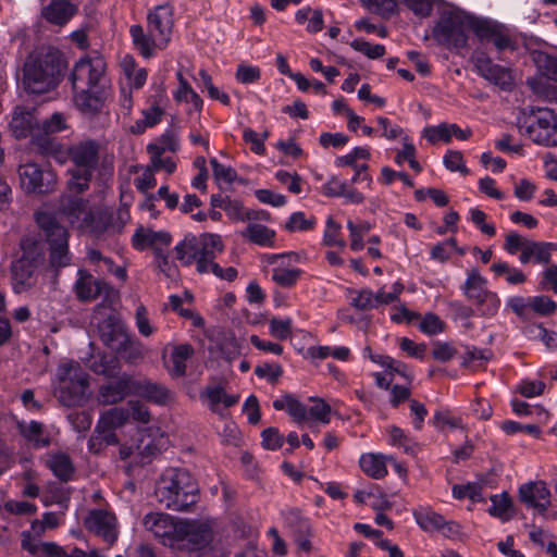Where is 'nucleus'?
<instances>
[{
    "label": "nucleus",
    "instance_id": "nucleus-1",
    "mask_svg": "<svg viewBox=\"0 0 557 557\" xmlns=\"http://www.w3.org/2000/svg\"><path fill=\"white\" fill-rule=\"evenodd\" d=\"M154 495L165 509L188 511L198 502L199 486L187 469L170 468L157 481Z\"/></svg>",
    "mask_w": 557,
    "mask_h": 557
},
{
    "label": "nucleus",
    "instance_id": "nucleus-2",
    "mask_svg": "<svg viewBox=\"0 0 557 557\" xmlns=\"http://www.w3.org/2000/svg\"><path fill=\"white\" fill-rule=\"evenodd\" d=\"M66 69L62 53L50 49L46 53L29 57L23 67V85L30 94H45L54 89Z\"/></svg>",
    "mask_w": 557,
    "mask_h": 557
},
{
    "label": "nucleus",
    "instance_id": "nucleus-3",
    "mask_svg": "<svg viewBox=\"0 0 557 557\" xmlns=\"http://www.w3.org/2000/svg\"><path fill=\"white\" fill-rule=\"evenodd\" d=\"M469 13L456 8H445L432 28V37L438 46L460 52L468 47Z\"/></svg>",
    "mask_w": 557,
    "mask_h": 557
},
{
    "label": "nucleus",
    "instance_id": "nucleus-4",
    "mask_svg": "<svg viewBox=\"0 0 557 557\" xmlns=\"http://www.w3.org/2000/svg\"><path fill=\"white\" fill-rule=\"evenodd\" d=\"M100 144L94 139L81 140L69 148V157L74 168L67 185L72 191L81 194L88 189L99 163Z\"/></svg>",
    "mask_w": 557,
    "mask_h": 557
},
{
    "label": "nucleus",
    "instance_id": "nucleus-5",
    "mask_svg": "<svg viewBox=\"0 0 557 557\" xmlns=\"http://www.w3.org/2000/svg\"><path fill=\"white\" fill-rule=\"evenodd\" d=\"M57 379L54 395L61 405L70 408L85 404L88 398V374L78 362L71 361L59 366Z\"/></svg>",
    "mask_w": 557,
    "mask_h": 557
},
{
    "label": "nucleus",
    "instance_id": "nucleus-6",
    "mask_svg": "<svg viewBox=\"0 0 557 557\" xmlns=\"http://www.w3.org/2000/svg\"><path fill=\"white\" fill-rule=\"evenodd\" d=\"M45 246H21V255L12 263V284L15 293H23L33 286L34 271L45 265Z\"/></svg>",
    "mask_w": 557,
    "mask_h": 557
},
{
    "label": "nucleus",
    "instance_id": "nucleus-7",
    "mask_svg": "<svg viewBox=\"0 0 557 557\" xmlns=\"http://www.w3.org/2000/svg\"><path fill=\"white\" fill-rule=\"evenodd\" d=\"M107 63L100 55L79 59L70 75L72 89L110 87Z\"/></svg>",
    "mask_w": 557,
    "mask_h": 557
},
{
    "label": "nucleus",
    "instance_id": "nucleus-8",
    "mask_svg": "<svg viewBox=\"0 0 557 557\" xmlns=\"http://www.w3.org/2000/svg\"><path fill=\"white\" fill-rule=\"evenodd\" d=\"M519 128L521 134L537 145L557 146V114L550 109L539 108Z\"/></svg>",
    "mask_w": 557,
    "mask_h": 557
},
{
    "label": "nucleus",
    "instance_id": "nucleus-9",
    "mask_svg": "<svg viewBox=\"0 0 557 557\" xmlns=\"http://www.w3.org/2000/svg\"><path fill=\"white\" fill-rule=\"evenodd\" d=\"M17 172L21 188L28 195H48L57 189L58 177L49 164L29 162L21 164Z\"/></svg>",
    "mask_w": 557,
    "mask_h": 557
},
{
    "label": "nucleus",
    "instance_id": "nucleus-10",
    "mask_svg": "<svg viewBox=\"0 0 557 557\" xmlns=\"http://www.w3.org/2000/svg\"><path fill=\"white\" fill-rule=\"evenodd\" d=\"M128 218L127 211H119L116 214L111 211L88 212L85 213L84 223L96 239H101L103 235L121 233Z\"/></svg>",
    "mask_w": 557,
    "mask_h": 557
},
{
    "label": "nucleus",
    "instance_id": "nucleus-11",
    "mask_svg": "<svg viewBox=\"0 0 557 557\" xmlns=\"http://www.w3.org/2000/svg\"><path fill=\"white\" fill-rule=\"evenodd\" d=\"M212 540V531L209 524L196 520H180L177 542L175 549H199Z\"/></svg>",
    "mask_w": 557,
    "mask_h": 557
},
{
    "label": "nucleus",
    "instance_id": "nucleus-12",
    "mask_svg": "<svg viewBox=\"0 0 557 557\" xmlns=\"http://www.w3.org/2000/svg\"><path fill=\"white\" fill-rule=\"evenodd\" d=\"M180 520L164 512H149L143 519L145 529L153 534V536L164 546L175 549L177 542V533Z\"/></svg>",
    "mask_w": 557,
    "mask_h": 557
},
{
    "label": "nucleus",
    "instance_id": "nucleus-13",
    "mask_svg": "<svg viewBox=\"0 0 557 557\" xmlns=\"http://www.w3.org/2000/svg\"><path fill=\"white\" fill-rule=\"evenodd\" d=\"M174 25L173 8L170 4L157 5L147 16V28L157 37L159 50L168 47Z\"/></svg>",
    "mask_w": 557,
    "mask_h": 557
},
{
    "label": "nucleus",
    "instance_id": "nucleus-14",
    "mask_svg": "<svg viewBox=\"0 0 557 557\" xmlns=\"http://www.w3.org/2000/svg\"><path fill=\"white\" fill-rule=\"evenodd\" d=\"M84 524L87 530L101 537L109 547L117 541V520L114 513L103 509H94L85 518Z\"/></svg>",
    "mask_w": 557,
    "mask_h": 557
},
{
    "label": "nucleus",
    "instance_id": "nucleus-15",
    "mask_svg": "<svg viewBox=\"0 0 557 557\" xmlns=\"http://www.w3.org/2000/svg\"><path fill=\"white\" fill-rule=\"evenodd\" d=\"M110 87L73 89V99L76 108L85 115L99 114L109 96Z\"/></svg>",
    "mask_w": 557,
    "mask_h": 557
},
{
    "label": "nucleus",
    "instance_id": "nucleus-16",
    "mask_svg": "<svg viewBox=\"0 0 557 557\" xmlns=\"http://www.w3.org/2000/svg\"><path fill=\"white\" fill-rule=\"evenodd\" d=\"M214 248L222 250V246H210V249L208 246H175L177 259L184 265L196 263L200 273L209 272V263L215 258Z\"/></svg>",
    "mask_w": 557,
    "mask_h": 557
},
{
    "label": "nucleus",
    "instance_id": "nucleus-17",
    "mask_svg": "<svg viewBox=\"0 0 557 557\" xmlns=\"http://www.w3.org/2000/svg\"><path fill=\"white\" fill-rule=\"evenodd\" d=\"M519 498L541 515H544L550 506V491L544 481L522 484L519 487Z\"/></svg>",
    "mask_w": 557,
    "mask_h": 557
},
{
    "label": "nucleus",
    "instance_id": "nucleus-18",
    "mask_svg": "<svg viewBox=\"0 0 557 557\" xmlns=\"http://www.w3.org/2000/svg\"><path fill=\"white\" fill-rule=\"evenodd\" d=\"M128 395H134V379L123 374L99 388L98 401L102 405H115Z\"/></svg>",
    "mask_w": 557,
    "mask_h": 557
},
{
    "label": "nucleus",
    "instance_id": "nucleus-19",
    "mask_svg": "<svg viewBox=\"0 0 557 557\" xmlns=\"http://www.w3.org/2000/svg\"><path fill=\"white\" fill-rule=\"evenodd\" d=\"M475 67L478 73L488 82L499 86L505 90L511 87L512 76L510 70L508 67L495 64L487 55H478L475 58Z\"/></svg>",
    "mask_w": 557,
    "mask_h": 557
},
{
    "label": "nucleus",
    "instance_id": "nucleus-20",
    "mask_svg": "<svg viewBox=\"0 0 557 557\" xmlns=\"http://www.w3.org/2000/svg\"><path fill=\"white\" fill-rule=\"evenodd\" d=\"M77 275L74 292L77 299L82 302L92 301L101 294L108 293L110 288L104 281L94 277L85 270H79Z\"/></svg>",
    "mask_w": 557,
    "mask_h": 557
},
{
    "label": "nucleus",
    "instance_id": "nucleus-21",
    "mask_svg": "<svg viewBox=\"0 0 557 557\" xmlns=\"http://www.w3.org/2000/svg\"><path fill=\"white\" fill-rule=\"evenodd\" d=\"M129 419V410L123 407L111 408L101 413L97 424L96 432L104 433L109 443H117V436L114 430L123 426Z\"/></svg>",
    "mask_w": 557,
    "mask_h": 557
},
{
    "label": "nucleus",
    "instance_id": "nucleus-22",
    "mask_svg": "<svg viewBox=\"0 0 557 557\" xmlns=\"http://www.w3.org/2000/svg\"><path fill=\"white\" fill-rule=\"evenodd\" d=\"M36 128L39 129L36 110L33 108L16 107L10 122V129L13 136L17 139L26 138L33 135Z\"/></svg>",
    "mask_w": 557,
    "mask_h": 557
},
{
    "label": "nucleus",
    "instance_id": "nucleus-23",
    "mask_svg": "<svg viewBox=\"0 0 557 557\" xmlns=\"http://www.w3.org/2000/svg\"><path fill=\"white\" fill-rule=\"evenodd\" d=\"M134 395L162 406L168 405L174 398L173 393L165 385L150 380H134Z\"/></svg>",
    "mask_w": 557,
    "mask_h": 557
},
{
    "label": "nucleus",
    "instance_id": "nucleus-24",
    "mask_svg": "<svg viewBox=\"0 0 557 557\" xmlns=\"http://www.w3.org/2000/svg\"><path fill=\"white\" fill-rule=\"evenodd\" d=\"M35 220L44 233L47 244H67L69 232L54 215L47 212H37Z\"/></svg>",
    "mask_w": 557,
    "mask_h": 557
},
{
    "label": "nucleus",
    "instance_id": "nucleus-25",
    "mask_svg": "<svg viewBox=\"0 0 557 557\" xmlns=\"http://www.w3.org/2000/svg\"><path fill=\"white\" fill-rule=\"evenodd\" d=\"M100 337L106 346L113 349L125 341L128 332L125 324L116 314L108 315L99 325Z\"/></svg>",
    "mask_w": 557,
    "mask_h": 557
},
{
    "label": "nucleus",
    "instance_id": "nucleus-26",
    "mask_svg": "<svg viewBox=\"0 0 557 557\" xmlns=\"http://www.w3.org/2000/svg\"><path fill=\"white\" fill-rule=\"evenodd\" d=\"M200 399L208 403L209 409L213 413L223 417L224 413L220 405L223 404L225 408H230L238 403L239 396L226 394L220 385H208L200 392Z\"/></svg>",
    "mask_w": 557,
    "mask_h": 557
},
{
    "label": "nucleus",
    "instance_id": "nucleus-27",
    "mask_svg": "<svg viewBox=\"0 0 557 557\" xmlns=\"http://www.w3.org/2000/svg\"><path fill=\"white\" fill-rule=\"evenodd\" d=\"M76 7L69 0H52L42 8L41 15L50 24L63 26L76 13Z\"/></svg>",
    "mask_w": 557,
    "mask_h": 557
},
{
    "label": "nucleus",
    "instance_id": "nucleus-28",
    "mask_svg": "<svg viewBox=\"0 0 557 557\" xmlns=\"http://www.w3.org/2000/svg\"><path fill=\"white\" fill-rule=\"evenodd\" d=\"M46 466L62 482L70 481L75 473V466L66 453L49 454Z\"/></svg>",
    "mask_w": 557,
    "mask_h": 557
},
{
    "label": "nucleus",
    "instance_id": "nucleus-29",
    "mask_svg": "<svg viewBox=\"0 0 557 557\" xmlns=\"http://www.w3.org/2000/svg\"><path fill=\"white\" fill-rule=\"evenodd\" d=\"M129 35L135 48L146 59L154 55L156 50L159 49L157 37L152 36L150 32L145 33L141 25H132L129 28Z\"/></svg>",
    "mask_w": 557,
    "mask_h": 557
},
{
    "label": "nucleus",
    "instance_id": "nucleus-30",
    "mask_svg": "<svg viewBox=\"0 0 557 557\" xmlns=\"http://www.w3.org/2000/svg\"><path fill=\"white\" fill-rule=\"evenodd\" d=\"M20 433L35 448L48 447L51 443L49 435L45 434L42 423L38 421H30L29 423H18Z\"/></svg>",
    "mask_w": 557,
    "mask_h": 557
},
{
    "label": "nucleus",
    "instance_id": "nucleus-31",
    "mask_svg": "<svg viewBox=\"0 0 557 557\" xmlns=\"http://www.w3.org/2000/svg\"><path fill=\"white\" fill-rule=\"evenodd\" d=\"M285 528L292 533L293 537L298 535L311 534V525L298 509H288L283 512Z\"/></svg>",
    "mask_w": 557,
    "mask_h": 557
},
{
    "label": "nucleus",
    "instance_id": "nucleus-32",
    "mask_svg": "<svg viewBox=\"0 0 557 557\" xmlns=\"http://www.w3.org/2000/svg\"><path fill=\"white\" fill-rule=\"evenodd\" d=\"M500 26L502 24L492 20L469 14V30H472L481 42L491 41Z\"/></svg>",
    "mask_w": 557,
    "mask_h": 557
},
{
    "label": "nucleus",
    "instance_id": "nucleus-33",
    "mask_svg": "<svg viewBox=\"0 0 557 557\" xmlns=\"http://www.w3.org/2000/svg\"><path fill=\"white\" fill-rule=\"evenodd\" d=\"M88 367L96 374L113 377L119 371V360L111 355L98 354L91 357Z\"/></svg>",
    "mask_w": 557,
    "mask_h": 557
},
{
    "label": "nucleus",
    "instance_id": "nucleus-34",
    "mask_svg": "<svg viewBox=\"0 0 557 557\" xmlns=\"http://www.w3.org/2000/svg\"><path fill=\"white\" fill-rule=\"evenodd\" d=\"M113 350H115L123 359L128 362H135L144 358L143 344L131 334L126 336L125 341L115 346Z\"/></svg>",
    "mask_w": 557,
    "mask_h": 557
},
{
    "label": "nucleus",
    "instance_id": "nucleus-35",
    "mask_svg": "<svg viewBox=\"0 0 557 557\" xmlns=\"http://www.w3.org/2000/svg\"><path fill=\"white\" fill-rule=\"evenodd\" d=\"M359 463L362 471L373 479L379 480L387 474L385 462L380 455L364 454L360 457Z\"/></svg>",
    "mask_w": 557,
    "mask_h": 557
},
{
    "label": "nucleus",
    "instance_id": "nucleus-36",
    "mask_svg": "<svg viewBox=\"0 0 557 557\" xmlns=\"http://www.w3.org/2000/svg\"><path fill=\"white\" fill-rule=\"evenodd\" d=\"M486 281L476 272L469 274L462 289L474 304L480 302L490 290L485 288Z\"/></svg>",
    "mask_w": 557,
    "mask_h": 557
},
{
    "label": "nucleus",
    "instance_id": "nucleus-37",
    "mask_svg": "<svg viewBox=\"0 0 557 557\" xmlns=\"http://www.w3.org/2000/svg\"><path fill=\"white\" fill-rule=\"evenodd\" d=\"M172 236L165 231H152L139 226L132 237V244H170Z\"/></svg>",
    "mask_w": 557,
    "mask_h": 557
},
{
    "label": "nucleus",
    "instance_id": "nucleus-38",
    "mask_svg": "<svg viewBox=\"0 0 557 557\" xmlns=\"http://www.w3.org/2000/svg\"><path fill=\"white\" fill-rule=\"evenodd\" d=\"M523 249L519 256L522 263L534 262L539 264L548 263L550 258V248L557 251V246H522Z\"/></svg>",
    "mask_w": 557,
    "mask_h": 557
},
{
    "label": "nucleus",
    "instance_id": "nucleus-39",
    "mask_svg": "<svg viewBox=\"0 0 557 557\" xmlns=\"http://www.w3.org/2000/svg\"><path fill=\"white\" fill-rule=\"evenodd\" d=\"M361 3L368 11L384 20L391 18L398 12L397 0H361Z\"/></svg>",
    "mask_w": 557,
    "mask_h": 557
},
{
    "label": "nucleus",
    "instance_id": "nucleus-40",
    "mask_svg": "<svg viewBox=\"0 0 557 557\" xmlns=\"http://www.w3.org/2000/svg\"><path fill=\"white\" fill-rule=\"evenodd\" d=\"M243 235L252 244H272L275 232L265 225L250 223L243 232Z\"/></svg>",
    "mask_w": 557,
    "mask_h": 557
},
{
    "label": "nucleus",
    "instance_id": "nucleus-41",
    "mask_svg": "<svg viewBox=\"0 0 557 557\" xmlns=\"http://www.w3.org/2000/svg\"><path fill=\"white\" fill-rule=\"evenodd\" d=\"M30 145L41 156L55 154L60 150L59 144L48 133L34 135Z\"/></svg>",
    "mask_w": 557,
    "mask_h": 557
},
{
    "label": "nucleus",
    "instance_id": "nucleus-42",
    "mask_svg": "<svg viewBox=\"0 0 557 557\" xmlns=\"http://www.w3.org/2000/svg\"><path fill=\"white\" fill-rule=\"evenodd\" d=\"M414 518L424 531H440L441 527H443L444 517L430 509L416 511Z\"/></svg>",
    "mask_w": 557,
    "mask_h": 557
},
{
    "label": "nucleus",
    "instance_id": "nucleus-43",
    "mask_svg": "<svg viewBox=\"0 0 557 557\" xmlns=\"http://www.w3.org/2000/svg\"><path fill=\"white\" fill-rule=\"evenodd\" d=\"M71 257L69 246H49V260L45 262L47 269L58 271L70 264Z\"/></svg>",
    "mask_w": 557,
    "mask_h": 557
},
{
    "label": "nucleus",
    "instance_id": "nucleus-44",
    "mask_svg": "<svg viewBox=\"0 0 557 557\" xmlns=\"http://www.w3.org/2000/svg\"><path fill=\"white\" fill-rule=\"evenodd\" d=\"M308 421L310 428H313L314 422L327 424L331 420V406L322 399L314 400V404L307 409Z\"/></svg>",
    "mask_w": 557,
    "mask_h": 557
},
{
    "label": "nucleus",
    "instance_id": "nucleus-45",
    "mask_svg": "<svg viewBox=\"0 0 557 557\" xmlns=\"http://www.w3.org/2000/svg\"><path fill=\"white\" fill-rule=\"evenodd\" d=\"M301 275V270L299 269H285L284 265H281L273 270L272 278L273 281L285 288L293 287Z\"/></svg>",
    "mask_w": 557,
    "mask_h": 557
},
{
    "label": "nucleus",
    "instance_id": "nucleus-46",
    "mask_svg": "<svg viewBox=\"0 0 557 557\" xmlns=\"http://www.w3.org/2000/svg\"><path fill=\"white\" fill-rule=\"evenodd\" d=\"M453 495L457 499H462L468 497L472 502H481L484 500L482 495V486L478 483H468V484H456L453 486Z\"/></svg>",
    "mask_w": 557,
    "mask_h": 557
},
{
    "label": "nucleus",
    "instance_id": "nucleus-47",
    "mask_svg": "<svg viewBox=\"0 0 557 557\" xmlns=\"http://www.w3.org/2000/svg\"><path fill=\"white\" fill-rule=\"evenodd\" d=\"M143 113L144 120L136 122V124L133 126L134 133H143L146 127H152L157 125L161 121L163 110L159 106L154 104L145 110Z\"/></svg>",
    "mask_w": 557,
    "mask_h": 557
},
{
    "label": "nucleus",
    "instance_id": "nucleus-48",
    "mask_svg": "<svg viewBox=\"0 0 557 557\" xmlns=\"http://www.w3.org/2000/svg\"><path fill=\"white\" fill-rule=\"evenodd\" d=\"M496 51L500 54L505 51H513L517 48L516 40L509 35L508 29L502 25L493 35L491 41Z\"/></svg>",
    "mask_w": 557,
    "mask_h": 557
},
{
    "label": "nucleus",
    "instance_id": "nucleus-49",
    "mask_svg": "<svg viewBox=\"0 0 557 557\" xmlns=\"http://www.w3.org/2000/svg\"><path fill=\"white\" fill-rule=\"evenodd\" d=\"M423 137L433 145L438 141L449 143L451 140L449 124L441 123L437 126H426L423 129Z\"/></svg>",
    "mask_w": 557,
    "mask_h": 557
},
{
    "label": "nucleus",
    "instance_id": "nucleus-50",
    "mask_svg": "<svg viewBox=\"0 0 557 557\" xmlns=\"http://www.w3.org/2000/svg\"><path fill=\"white\" fill-rule=\"evenodd\" d=\"M350 47L367 55L369 59H379L385 54V47L380 44H371L363 39H354L350 42Z\"/></svg>",
    "mask_w": 557,
    "mask_h": 557
},
{
    "label": "nucleus",
    "instance_id": "nucleus-51",
    "mask_svg": "<svg viewBox=\"0 0 557 557\" xmlns=\"http://www.w3.org/2000/svg\"><path fill=\"white\" fill-rule=\"evenodd\" d=\"M491 500L492 506L490 507L488 512L492 516L498 517L503 520H509L510 516L507 512L511 507V502L507 494L505 493L502 497L494 495L491 497Z\"/></svg>",
    "mask_w": 557,
    "mask_h": 557
},
{
    "label": "nucleus",
    "instance_id": "nucleus-52",
    "mask_svg": "<svg viewBox=\"0 0 557 557\" xmlns=\"http://www.w3.org/2000/svg\"><path fill=\"white\" fill-rule=\"evenodd\" d=\"M287 412L297 424L307 423L308 412L307 407L301 404L293 395L287 394Z\"/></svg>",
    "mask_w": 557,
    "mask_h": 557
},
{
    "label": "nucleus",
    "instance_id": "nucleus-53",
    "mask_svg": "<svg viewBox=\"0 0 557 557\" xmlns=\"http://www.w3.org/2000/svg\"><path fill=\"white\" fill-rule=\"evenodd\" d=\"M416 16L425 18L433 11L434 0H400Z\"/></svg>",
    "mask_w": 557,
    "mask_h": 557
},
{
    "label": "nucleus",
    "instance_id": "nucleus-54",
    "mask_svg": "<svg viewBox=\"0 0 557 557\" xmlns=\"http://www.w3.org/2000/svg\"><path fill=\"white\" fill-rule=\"evenodd\" d=\"M443 162L446 169L451 172L459 171L465 175L469 174V170L466 168L463 162V156L458 150H448L443 158Z\"/></svg>",
    "mask_w": 557,
    "mask_h": 557
},
{
    "label": "nucleus",
    "instance_id": "nucleus-55",
    "mask_svg": "<svg viewBox=\"0 0 557 557\" xmlns=\"http://www.w3.org/2000/svg\"><path fill=\"white\" fill-rule=\"evenodd\" d=\"M445 323L434 313H426L420 324V331L428 335H435L444 331Z\"/></svg>",
    "mask_w": 557,
    "mask_h": 557
},
{
    "label": "nucleus",
    "instance_id": "nucleus-56",
    "mask_svg": "<svg viewBox=\"0 0 557 557\" xmlns=\"http://www.w3.org/2000/svg\"><path fill=\"white\" fill-rule=\"evenodd\" d=\"M270 333L273 337L284 341L292 335V320L273 318L269 322Z\"/></svg>",
    "mask_w": 557,
    "mask_h": 557
},
{
    "label": "nucleus",
    "instance_id": "nucleus-57",
    "mask_svg": "<svg viewBox=\"0 0 557 557\" xmlns=\"http://www.w3.org/2000/svg\"><path fill=\"white\" fill-rule=\"evenodd\" d=\"M212 166L213 176L216 181H223L227 184H232L236 177L237 172L232 166H226L220 163L215 158L210 160Z\"/></svg>",
    "mask_w": 557,
    "mask_h": 557
},
{
    "label": "nucleus",
    "instance_id": "nucleus-58",
    "mask_svg": "<svg viewBox=\"0 0 557 557\" xmlns=\"http://www.w3.org/2000/svg\"><path fill=\"white\" fill-rule=\"evenodd\" d=\"M531 311H534L541 315H549L557 309V304L548 296H535L530 298Z\"/></svg>",
    "mask_w": 557,
    "mask_h": 557
},
{
    "label": "nucleus",
    "instance_id": "nucleus-59",
    "mask_svg": "<svg viewBox=\"0 0 557 557\" xmlns=\"http://www.w3.org/2000/svg\"><path fill=\"white\" fill-rule=\"evenodd\" d=\"M347 227L350 232V244H362L371 231V224L366 221H348Z\"/></svg>",
    "mask_w": 557,
    "mask_h": 557
},
{
    "label": "nucleus",
    "instance_id": "nucleus-60",
    "mask_svg": "<svg viewBox=\"0 0 557 557\" xmlns=\"http://www.w3.org/2000/svg\"><path fill=\"white\" fill-rule=\"evenodd\" d=\"M235 77L242 84H252L260 79L261 71L258 66L239 64Z\"/></svg>",
    "mask_w": 557,
    "mask_h": 557
},
{
    "label": "nucleus",
    "instance_id": "nucleus-61",
    "mask_svg": "<svg viewBox=\"0 0 557 557\" xmlns=\"http://www.w3.org/2000/svg\"><path fill=\"white\" fill-rule=\"evenodd\" d=\"M380 364L388 370L391 376H393L394 373H397L406 377L409 382L412 380V375L407 373V366L399 360L389 356H381Z\"/></svg>",
    "mask_w": 557,
    "mask_h": 557
},
{
    "label": "nucleus",
    "instance_id": "nucleus-62",
    "mask_svg": "<svg viewBox=\"0 0 557 557\" xmlns=\"http://www.w3.org/2000/svg\"><path fill=\"white\" fill-rule=\"evenodd\" d=\"M472 223L485 235L492 237L496 234V228L493 223L486 222V213L480 209H472L470 211Z\"/></svg>",
    "mask_w": 557,
    "mask_h": 557
},
{
    "label": "nucleus",
    "instance_id": "nucleus-63",
    "mask_svg": "<svg viewBox=\"0 0 557 557\" xmlns=\"http://www.w3.org/2000/svg\"><path fill=\"white\" fill-rule=\"evenodd\" d=\"M475 305L483 315L492 317L497 313L500 300L495 293L488 292L487 295L480 302H475Z\"/></svg>",
    "mask_w": 557,
    "mask_h": 557
},
{
    "label": "nucleus",
    "instance_id": "nucleus-64",
    "mask_svg": "<svg viewBox=\"0 0 557 557\" xmlns=\"http://www.w3.org/2000/svg\"><path fill=\"white\" fill-rule=\"evenodd\" d=\"M539 67L548 79L557 82V57L543 54L539 58Z\"/></svg>",
    "mask_w": 557,
    "mask_h": 557
}]
</instances>
